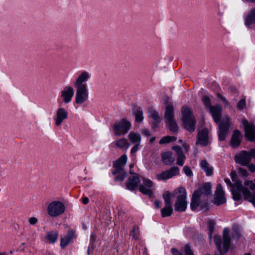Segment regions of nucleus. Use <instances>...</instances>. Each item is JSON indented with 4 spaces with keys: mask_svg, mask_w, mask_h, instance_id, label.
I'll return each instance as SVG.
<instances>
[{
    "mask_svg": "<svg viewBox=\"0 0 255 255\" xmlns=\"http://www.w3.org/2000/svg\"><path fill=\"white\" fill-rule=\"evenodd\" d=\"M226 202V199L222 186L221 184H218L217 185L215 191L214 203L217 205H220L225 203Z\"/></svg>",
    "mask_w": 255,
    "mask_h": 255,
    "instance_id": "nucleus-19",
    "label": "nucleus"
},
{
    "mask_svg": "<svg viewBox=\"0 0 255 255\" xmlns=\"http://www.w3.org/2000/svg\"><path fill=\"white\" fill-rule=\"evenodd\" d=\"M141 180L142 182L139 185V190L142 193L150 197L155 190L153 183L150 179L144 177H141Z\"/></svg>",
    "mask_w": 255,
    "mask_h": 255,
    "instance_id": "nucleus-9",
    "label": "nucleus"
},
{
    "mask_svg": "<svg viewBox=\"0 0 255 255\" xmlns=\"http://www.w3.org/2000/svg\"><path fill=\"white\" fill-rule=\"evenodd\" d=\"M65 211L64 204L59 201L51 202L47 206V212L48 215L53 218L63 214Z\"/></svg>",
    "mask_w": 255,
    "mask_h": 255,
    "instance_id": "nucleus-7",
    "label": "nucleus"
},
{
    "mask_svg": "<svg viewBox=\"0 0 255 255\" xmlns=\"http://www.w3.org/2000/svg\"><path fill=\"white\" fill-rule=\"evenodd\" d=\"M58 237V232L55 230L47 232L45 238L48 243L54 244L57 241Z\"/></svg>",
    "mask_w": 255,
    "mask_h": 255,
    "instance_id": "nucleus-29",
    "label": "nucleus"
},
{
    "mask_svg": "<svg viewBox=\"0 0 255 255\" xmlns=\"http://www.w3.org/2000/svg\"><path fill=\"white\" fill-rule=\"evenodd\" d=\"M91 75L87 71H83L80 73L76 78L74 82V87H87L86 82L91 78Z\"/></svg>",
    "mask_w": 255,
    "mask_h": 255,
    "instance_id": "nucleus-15",
    "label": "nucleus"
},
{
    "mask_svg": "<svg viewBox=\"0 0 255 255\" xmlns=\"http://www.w3.org/2000/svg\"><path fill=\"white\" fill-rule=\"evenodd\" d=\"M172 149L176 152V164L179 166H183L186 157L185 155L183 154L181 147L178 145H176L173 146Z\"/></svg>",
    "mask_w": 255,
    "mask_h": 255,
    "instance_id": "nucleus-24",
    "label": "nucleus"
},
{
    "mask_svg": "<svg viewBox=\"0 0 255 255\" xmlns=\"http://www.w3.org/2000/svg\"><path fill=\"white\" fill-rule=\"evenodd\" d=\"M74 87L76 89L75 102L77 104L81 105L88 99L89 93L88 87Z\"/></svg>",
    "mask_w": 255,
    "mask_h": 255,
    "instance_id": "nucleus-11",
    "label": "nucleus"
},
{
    "mask_svg": "<svg viewBox=\"0 0 255 255\" xmlns=\"http://www.w3.org/2000/svg\"><path fill=\"white\" fill-rule=\"evenodd\" d=\"M135 122H140L143 119V112L140 108H137L133 112Z\"/></svg>",
    "mask_w": 255,
    "mask_h": 255,
    "instance_id": "nucleus-34",
    "label": "nucleus"
},
{
    "mask_svg": "<svg viewBox=\"0 0 255 255\" xmlns=\"http://www.w3.org/2000/svg\"><path fill=\"white\" fill-rule=\"evenodd\" d=\"M127 160V156L124 154L114 162L113 167L115 170L113 173L114 174H119L116 177V180L123 181L127 176V173L124 171V167L126 164Z\"/></svg>",
    "mask_w": 255,
    "mask_h": 255,
    "instance_id": "nucleus-4",
    "label": "nucleus"
},
{
    "mask_svg": "<svg viewBox=\"0 0 255 255\" xmlns=\"http://www.w3.org/2000/svg\"><path fill=\"white\" fill-rule=\"evenodd\" d=\"M148 117L153 122V124L155 126L157 124H158L161 122V118L158 112L153 109H151L149 110Z\"/></svg>",
    "mask_w": 255,
    "mask_h": 255,
    "instance_id": "nucleus-27",
    "label": "nucleus"
},
{
    "mask_svg": "<svg viewBox=\"0 0 255 255\" xmlns=\"http://www.w3.org/2000/svg\"><path fill=\"white\" fill-rule=\"evenodd\" d=\"M91 238H92V239H94L95 238V235L94 234H92L91 236Z\"/></svg>",
    "mask_w": 255,
    "mask_h": 255,
    "instance_id": "nucleus-62",
    "label": "nucleus"
},
{
    "mask_svg": "<svg viewBox=\"0 0 255 255\" xmlns=\"http://www.w3.org/2000/svg\"><path fill=\"white\" fill-rule=\"evenodd\" d=\"M67 111L63 107H59L56 111L54 117L55 125L56 127H60L62 123L68 119Z\"/></svg>",
    "mask_w": 255,
    "mask_h": 255,
    "instance_id": "nucleus-14",
    "label": "nucleus"
},
{
    "mask_svg": "<svg viewBox=\"0 0 255 255\" xmlns=\"http://www.w3.org/2000/svg\"><path fill=\"white\" fill-rule=\"evenodd\" d=\"M172 207L165 206L161 210V216L163 218L170 216L172 214Z\"/></svg>",
    "mask_w": 255,
    "mask_h": 255,
    "instance_id": "nucleus-35",
    "label": "nucleus"
},
{
    "mask_svg": "<svg viewBox=\"0 0 255 255\" xmlns=\"http://www.w3.org/2000/svg\"><path fill=\"white\" fill-rule=\"evenodd\" d=\"M171 251L173 255H182L180 252L175 249L172 248Z\"/></svg>",
    "mask_w": 255,
    "mask_h": 255,
    "instance_id": "nucleus-51",
    "label": "nucleus"
},
{
    "mask_svg": "<svg viewBox=\"0 0 255 255\" xmlns=\"http://www.w3.org/2000/svg\"><path fill=\"white\" fill-rule=\"evenodd\" d=\"M180 173V169L178 167L174 166L169 170L162 171L156 175V178L158 180H166L178 175Z\"/></svg>",
    "mask_w": 255,
    "mask_h": 255,
    "instance_id": "nucleus-16",
    "label": "nucleus"
},
{
    "mask_svg": "<svg viewBox=\"0 0 255 255\" xmlns=\"http://www.w3.org/2000/svg\"><path fill=\"white\" fill-rule=\"evenodd\" d=\"M165 206L167 207H172L171 206V202L170 199H167V200H164Z\"/></svg>",
    "mask_w": 255,
    "mask_h": 255,
    "instance_id": "nucleus-52",
    "label": "nucleus"
},
{
    "mask_svg": "<svg viewBox=\"0 0 255 255\" xmlns=\"http://www.w3.org/2000/svg\"><path fill=\"white\" fill-rule=\"evenodd\" d=\"M155 137H152V138H151L150 139V142H152L155 139Z\"/></svg>",
    "mask_w": 255,
    "mask_h": 255,
    "instance_id": "nucleus-61",
    "label": "nucleus"
},
{
    "mask_svg": "<svg viewBox=\"0 0 255 255\" xmlns=\"http://www.w3.org/2000/svg\"><path fill=\"white\" fill-rule=\"evenodd\" d=\"M174 107L171 104H167L165 107L164 119L165 122L174 119Z\"/></svg>",
    "mask_w": 255,
    "mask_h": 255,
    "instance_id": "nucleus-26",
    "label": "nucleus"
},
{
    "mask_svg": "<svg viewBox=\"0 0 255 255\" xmlns=\"http://www.w3.org/2000/svg\"><path fill=\"white\" fill-rule=\"evenodd\" d=\"M245 24L249 27H250L252 24H255V7L252 9L247 16Z\"/></svg>",
    "mask_w": 255,
    "mask_h": 255,
    "instance_id": "nucleus-28",
    "label": "nucleus"
},
{
    "mask_svg": "<svg viewBox=\"0 0 255 255\" xmlns=\"http://www.w3.org/2000/svg\"><path fill=\"white\" fill-rule=\"evenodd\" d=\"M154 204L155 206V208H158L160 207V205H161V202L159 200H156L154 202Z\"/></svg>",
    "mask_w": 255,
    "mask_h": 255,
    "instance_id": "nucleus-53",
    "label": "nucleus"
},
{
    "mask_svg": "<svg viewBox=\"0 0 255 255\" xmlns=\"http://www.w3.org/2000/svg\"><path fill=\"white\" fill-rule=\"evenodd\" d=\"M244 255H251L250 253H246Z\"/></svg>",
    "mask_w": 255,
    "mask_h": 255,
    "instance_id": "nucleus-63",
    "label": "nucleus"
},
{
    "mask_svg": "<svg viewBox=\"0 0 255 255\" xmlns=\"http://www.w3.org/2000/svg\"><path fill=\"white\" fill-rule=\"evenodd\" d=\"M82 202L85 205L87 204L89 202V199L87 197L83 198Z\"/></svg>",
    "mask_w": 255,
    "mask_h": 255,
    "instance_id": "nucleus-55",
    "label": "nucleus"
},
{
    "mask_svg": "<svg viewBox=\"0 0 255 255\" xmlns=\"http://www.w3.org/2000/svg\"><path fill=\"white\" fill-rule=\"evenodd\" d=\"M209 141L208 131L207 129H203L199 131L197 135V144H200L203 146L207 145Z\"/></svg>",
    "mask_w": 255,
    "mask_h": 255,
    "instance_id": "nucleus-20",
    "label": "nucleus"
},
{
    "mask_svg": "<svg viewBox=\"0 0 255 255\" xmlns=\"http://www.w3.org/2000/svg\"><path fill=\"white\" fill-rule=\"evenodd\" d=\"M163 198L164 200L170 199V193L169 192H165L163 194Z\"/></svg>",
    "mask_w": 255,
    "mask_h": 255,
    "instance_id": "nucleus-48",
    "label": "nucleus"
},
{
    "mask_svg": "<svg viewBox=\"0 0 255 255\" xmlns=\"http://www.w3.org/2000/svg\"><path fill=\"white\" fill-rule=\"evenodd\" d=\"M133 164H131L129 165V168H130V170H129V172L131 173V174H132V172L131 171V168L133 167Z\"/></svg>",
    "mask_w": 255,
    "mask_h": 255,
    "instance_id": "nucleus-59",
    "label": "nucleus"
},
{
    "mask_svg": "<svg viewBox=\"0 0 255 255\" xmlns=\"http://www.w3.org/2000/svg\"><path fill=\"white\" fill-rule=\"evenodd\" d=\"M208 204L207 202L206 203H203L202 205H201V207L203 209L204 208H206V210H208Z\"/></svg>",
    "mask_w": 255,
    "mask_h": 255,
    "instance_id": "nucleus-56",
    "label": "nucleus"
},
{
    "mask_svg": "<svg viewBox=\"0 0 255 255\" xmlns=\"http://www.w3.org/2000/svg\"><path fill=\"white\" fill-rule=\"evenodd\" d=\"M74 238V232L72 230L69 231L66 235L62 236L60 241L61 247L64 248L66 247Z\"/></svg>",
    "mask_w": 255,
    "mask_h": 255,
    "instance_id": "nucleus-22",
    "label": "nucleus"
},
{
    "mask_svg": "<svg viewBox=\"0 0 255 255\" xmlns=\"http://www.w3.org/2000/svg\"><path fill=\"white\" fill-rule=\"evenodd\" d=\"M74 95V88L70 86H66L60 92V96L65 104H68L72 101Z\"/></svg>",
    "mask_w": 255,
    "mask_h": 255,
    "instance_id": "nucleus-17",
    "label": "nucleus"
},
{
    "mask_svg": "<svg viewBox=\"0 0 255 255\" xmlns=\"http://www.w3.org/2000/svg\"><path fill=\"white\" fill-rule=\"evenodd\" d=\"M242 124L244 127L245 136L251 141H255V125L253 123H249L246 119H243Z\"/></svg>",
    "mask_w": 255,
    "mask_h": 255,
    "instance_id": "nucleus-10",
    "label": "nucleus"
},
{
    "mask_svg": "<svg viewBox=\"0 0 255 255\" xmlns=\"http://www.w3.org/2000/svg\"><path fill=\"white\" fill-rule=\"evenodd\" d=\"M246 106V100L245 99H242L237 104V108L239 110H243Z\"/></svg>",
    "mask_w": 255,
    "mask_h": 255,
    "instance_id": "nucleus-43",
    "label": "nucleus"
},
{
    "mask_svg": "<svg viewBox=\"0 0 255 255\" xmlns=\"http://www.w3.org/2000/svg\"><path fill=\"white\" fill-rule=\"evenodd\" d=\"M183 172L188 177H192L193 176V173L190 168L188 166H185L183 169Z\"/></svg>",
    "mask_w": 255,
    "mask_h": 255,
    "instance_id": "nucleus-42",
    "label": "nucleus"
},
{
    "mask_svg": "<svg viewBox=\"0 0 255 255\" xmlns=\"http://www.w3.org/2000/svg\"><path fill=\"white\" fill-rule=\"evenodd\" d=\"M217 96H218V97L219 98H220L222 101V102L224 103L225 106H229V103L228 101L221 94H217Z\"/></svg>",
    "mask_w": 255,
    "mask_h": 255,
    "instance_id": "nucleus-45",
    "label": "nucleus"
},
{
    "mask_svg": "<svg viewBox=\"0 0 255 255\" xmlns=\"http://www.w3.org/2000/svg\"><path fill=\"white\" fill-rule=\"evenodd\" d=\"M249 153L251 155V157H253L255 158V148L252 149Z\"/></svg>",
    "mask_w": 255,
    "mask_h": 255,
    "instance_id": "nucleus-54",
    "label": "nucleus"
},
{
    "mask_svg": "<svg viewBox=\"0 0 255 255\" xmlns=\"http://www.w3.org/2000/svg\"><path fill=\"white\" fill-rule=\"evenodd\" d=\"M225 183L230 186V187L231 188V190L232 189V187L233 186H234V183H232V182H231L230 179L229 178H225V180H224Z\"/></svg>",
    "mask_w": 255,
    "mask_h": 255,
    "instance_id": "nucleus-49",
    "label": "nucleus"
},
{
    "mask_svg": "<svg viewBox=\"0 0 255 255\" xmlns=\"http://www.w3.org/2000/svg\"><path fill=\"white\" fill-rule=\"evenodd\" d=\"M182 251L185 255H194L193 252L188 244H186L182 248Z\"/></svg>",
    "mask_w": 255,
    "mask_h": 255,
    "instance_id": "nucleus-39",
    "label": "nucleus"
},
{
    "mask_svg": "<svg viewBox=\"0 0 255 255\" xmlns=\"http://www.w3.org/2000/svg\"><path fill=\"white\" fill-rule=\"evenodd\" d=\"M176 137L174 136H165L163 137L159 141L160 144H164L169 143L172 141H175Z\"/></svg>",
    "mask_w": 255,
    "mask_h": 255,
    "instance_id": "nucleus-38",
    "label": "nucleus"
},
{
    "mask_svg": "<svg viewBox=\"0 0 255 255\" xmlns=\"http://www.w3.org/2000/svg\"><path fill=\"white\" fill-rule=\"evenodd\" d=\"M244 184L248 186L253 191V192L252 193L248 188L244 187L242 185V187L239 190V193L241 195V193H242L245 199L251 202L255 207V184L252 181L246 180L245 181Z\"/></svg>",
    "mask_w": 255,
    "mask_h": 255,
    "instance_id": "nucleus-6",
    "label": "nucleus"
},
{
    "mask_svg": "<svg viewBox=\"0 0 255 255\" xmlns=\"http://www.w3.org/2000/svg\"><path fill=\"white\" fill-rule=\"evenodd\" d=\"M130 142L134 144H140L141 141V136L140 134L133 131H131L128 135Z\"/></svg>",
    "mask_w": 255,
    "mask_h": 255,
    "instance_id": "nucleus-32",
    "label": "nucleus"
},
{
    "mask_svg": "<svg viewBox=\"0 0 255 255\" xmlns=\"http://www.w3.org/2000/svg\"><path fill=\"white\" fill-rule=\"evenodd\" d=\"M140 179L137 175L135 174L129 177L128 181L126 183V186L128 189L133 190L138 187H139V184Z\"/></svg>",
    "mask_w": 255,
    "mask_h": 255,
    "instance_id": "nucleus-21",
    "label": "nucleus"
},
{
    "mask_svg": "<svg viewBox=\"0 0 255 255\" xmlns=\"http://www.w3.org/2000/svg\"><path fill=\"white\" fill-rule=\"evenodd\" d=\"M202 101L206 108L209 109L212 106L211 105V101L209 98L207 96H203L202 97Z\"/></svg>",
    "mask_w": 255,
    "mask_h": 255,
    "instance_id": "nucleus-41",
    "label": "nucleus"
},
{
    "mask_svg": "<svg viewBox=\"0 0 255 255\" xmlns=\"http://www.w3.org/2000/svg\"><path fill=\"white\" fill-rule=\"evenodd\" d=\"M183 147H184V149H185V150L186 151H188V150H189V145L188 144H187V143H184V144H183Z\"/></svg>",
    "mask_w": 255,
    "mask_h": 255,
    "instance_id": "nucleus-57",
    "label": "nucleus"
},
{
    "mask_svg": "<svg viewBox=\"0 0 255 255\" xmlns=\"http://www.w3.org/2000/svg\"><path fill=\"white\" fill-rule=\"evenodd\" d=\"M239 172L240 173L245 177H247L248 175V171L246 169L243 168H239Z\"/></svg>",
    "mask_w": 255,
    "mask_h": 255,
    "instance_id": "nucleus-47",
    "label": "nucleus"
},
{
    "mask_svg": "<svg viewBox=\"0 0 255 255\" xmlns=\"http://www.w3.org/2000/svg\"><path fill=\"white\" fill-rule=\"evenodd\" d=\"M131 126L130 122L125 119L116 122L113 126L115 134L118 136L125 134L130 129Z\"/></svg>",
    "mask_w": 255,
    "mask_h": 255,
    "instance_id": "nucleus-8",
    "label": "nucleus"
},
{
    "mask_svg": "<svg viewBox=\"0 0 255 255\" xmlns=\"http://www.w3.org/2000/svg\"><path fill=\"white\" fill-rule=\"evenodd\" d=\"M182 119L185 128L189 132L195 131L196 122L191 109L183 107L182 109Z\"/></svg>",
    "mask_w": 255,
    "mask_h": 255,
    "instance_id": "nucleus-2",
    "label": "nucleus"
},
{
    "mask_svg": "<svg viewBox=\"0 0 255 255\" xmlns=\"http://www.w3.org/2000/svg\"><path fill=\"white\" fill-rule=\"evenodd\" d=\"M129 235L135 240H138L139 237V228L136 226H134L133 229L130 232Z\"/></svg>",
    "mask_w": 255,
    "mask_h": 255,
    "instance_id": "nucleus-37",
    "label": "nucleus"
},
{
    "mask_svg": "<svg viewBox=\"0 0 255 255\" xmlns=\"http://www.w3.org/2000/svg\"><path fill=\"white\" fill-rule=\"evenodd\" d=\"M230 175L233 182L234 183V186L231 189L233 199L236 201H239L241 199L242 196L239 193V190L242 187V183L237 179V175L235 171H232Z\"/></svg>",
    "mask_w": 255,
    "mask_h": 255,
    "instance_id": "nucleus-12",
    "label": "nucleus"
},
{
    "mask_svg": "<svg viewBox=\"0 0 255 255\" xmlns=\"http://www.w3.org/2000/svg\"><path fill=\"white\" fill-rule=\"evenodd\" d=\"M166 123L168 124L169 130L172 132H175L178 130V127L174 120L166 122Z\"/></svg>",
    "mask_w": 255,
    "mask_h": 255,
    "instance_id": "nucleus-36",
    "label": "nucleus"
},
{
    "mask_svg": "<svg viewBox=\"0 0 255 255\" xmlns=\"http://www.w3.org/2000/svg\"><path fill=\"white\" fill-rule=\"evenodd\" d=\"M28 222L30 225H34L36 224V223H37L38 220L35 217H30L28 219Z\"/></svg>",
    "mask_w": 255,
    "mask_h": 255,
    "instance_id": "nucleus-46",
    "label": "nucleus"
},
{
    "mask_svg": "<svg viewBox=\"0 0 255 255\" xmlns=\"http://www.w3.org/2000/svg\"><path fill=\"white\" fill-rule=\"evenodd\" d=\"M139 143L135 144L131 149L130 153L132 156H135L136 152L139 149Z\"/></svg>",
    "mask_w": 255,
    "mask_h": 255,
    "instance_id": "nucleus-44",
    "label": "nucleus"
},
{
    "mask_svg": "<svg viewBox=\"0 0 255 255\" xmlns=\"http://www.w3.org/2000/svg\"><path fill=\"white\" fill-rule=\"evenodd\" d=\"M142 132L144 134H145V135H149V131H148L147 130H146V129H144V130H142Z\"/></svg>",
    "mask_w": 255,
    "mask_h": 255,
    "instance_id": "nucleus-58",
    "label": "nucleus"
},
{
    "mask_svg": "<svg viewBox=\"0 0 255 255\" xmlns=\"http://www.w3.org/2000/svg\"><path fill=\"white\" fill-rule=\"evenodd\" d=\"M223 236V243L220 237L217 235L214 236V241L219 252H227L230 248L231 242L229 231L228 229H224Z\"/></svg>",
    "mask_w": 255,
    "mask_h": 255,
    "instance_id": "nucleus-3",
    "label": "nucleus"
},
{
    "mask_svg": "<svg viewBox=\"0 0 255 255\" xmlns=\"http://www.w3.org/2000/svg\"><path fill=\"white\" fill-rule=\"evenodd\" d=\"M212 185L211 183H205L203 186L196 190L193 194L190 205L192 210H195L200 204V199L204 196H207L212 194Z\"/></svg>",
    "mask_w": 255,
    "mask_h": 255,
    "instance_id": "nucleus-1",
    "label": "nucleus"
},
{
    "mask_svg": "<svg viewBox=\"0 0 255 255\" xmlns=\"http://www.w3.org/2000/svg\"><path fill=\"white\" fill-rule=\"evenodd\" d=\"M215 222L213 220H209L208 222V229L209 231V237L210 239L212 238V233L214 230Z\"/></svg>",
    "mask_w": 255,
    "mask_h": 255,
    "instance_id": "nucleus-40",
    "label": "nucleus"
},
{
    "mask_svg": "<svg viewBox=\"0 0 255 255\" xmlns=\"http://www.w3.org/2000/svg\"><path fill=\"white\" fill-rule=\"evenodd\" d=\"M161 157L163 163L166 165H171L175 160V158L172 156V154L171 152H166L162 153Z\"/></svg>",
    "mask_w": 255,
    "mask_h": 255,
    "instance_id": "nucleus-31",
    "label": "nucleus"
},
{
    "mask_svg": "<svg viewBox=\"0 0 255 255\" xmlns=\"http://www.w3.org/2000/svg\"><path fill=\"white\" fill-rule=\"evenodd\" d=\"M201 168L205 172L206 175L210 176L213 174V168L206 160H203L200 162Z\"/></svg>",
    "mask_w": 255,
    "mask_h": 255,
    "instance_id": "nucleus-30",
    "label": "nucleus"
},
{
    "mask_svg": "<svg viewBox=\"0 0 255 255\" xmlns=\"http://www.w3.org/2000/svg\"><path fill=\"white\" fill-rule=\"evenodd\" d=\"M210 113L216 123L219 122L221 116L222 108L219 105L212 106L209 108Z\"/></svg>",
    "mask_w": 255,
    "mask_h": 255,
    "instance_id": "nucleus-23",
    "label": "nucleus"
},
{
    "mask_svg": "<svg viewBox=\"0 0 255 255\" xmlns=\"http://www.w3.org/2000/svg\"><path fill=\"white\" fill-rule=\"evenodd\" d=\"M229 117L226 116L219 124V138L220 140H224L230 127Z\"/></svg>",
    "mask_w": 255,
    "mask_h": 255,
    "instance_id": "nucleus-13",
    "label": "nucleus"
},
{
    "mask_svg": "<svg viewBox=\"0 0 255 255\" xmlns=\"http://www.w3.org/2000/svg\"><path fill=\"white\" fill-rule=\"evenodd\" d=\"M12 253H13V251H11L10 252V254H12Z\"/></svg>",
    "mask_w": 255,
    "mask_h": 255,
    "instance_id": "nucleus-64",
    "label": "nucleus"
},
{
    "mask_svg": "<svg viewBox=\"0 0 255 255\" xmlns=\"http://www.w3.org/2000/svg\"><path fill=\"white\" fill-rule=\"evenodd\" d=\"M242 138V134L240 130H235L233 131V133L231 140V144L234 147H237L241 143V139Z\"/></svg>",
    "mask_w": 255,
    "mask_h": 255,
    "instance_id": "nucleus-25",
    "label": "nucleus"
},
{
    "mask_svg": "<svg viewBox=\"0 0 255 255\" xmlns=\"http://www.w3.org/2000/svg\"><path fill=\"white\" fill-rule=\"evenodd\" d=\"M177 195V200L175 204V210L178 212H184L187 208V202L186 200L187 193L186 189L180 187L174 190Z\"/></svg>",
    "mask_w": 255,
    "mask_h": 255,
    "instance_id": "nucleus-5",
    "label": "nucleus"
},
{
    "mask_svg": "<svg viewBox=\"0 0 255 255\" xmlns=\"http://www.w3.org/2000/svg\"><path fill=\"white\" fill-rule=\"evenodd\" d=\"M235 160L242 165H247L251 161V155L246 151H242L235 155Z\"/></svg>",
    "mask_w": 255,
    "mask_h": 255,
    "instance_id": "nucleus-18",
    "label": "nucleus"
},
{
    "mask_svg": "<svg viewBox=\"0 0 255 255\" xmlns=\"http://www.w3.org/2000/svg\"><path fill=\"white\" fill-rule=\"evenodd\" d=\"M0 255H6V252H0Z\"/></svg>",
    "mask_w": 255,
    "mask_h": 255,
    "instance_id": "nucleus-60",
    "label": "nucleus"
},
{
    "mask_svg": "<svg viewBox=\"0 0 255 255\" xmlns=\"http://www.w3.org/2000/svg\"><path fill=\"white\" fill-rule=\"evenodd\" d=\"M115 145L116 146V147L119 148L123 149L125 148L126 149H127L129 147L130 144L127 141L126 139L122 138L117 140L115 142Z\"/></svg>",
    "mask_w": 255,
    "mask_h": 255,
    "instance_id": "nucleus-33",
    "label": "nucleus"
},
{
    "mask_svg": "<svg viewBox=\"0 0 255 255\" xmlns=\"http://www.w3.org/2000/svg\"><path fill=\"white\" fill-rule=\"evenodd\" d=\"M248 169L251 172H255V165L254 164H250L248 166Z\"/></svg>",
    "mask_w": 255,
    "mask_h": 255,
    "instance_id": "nucleus-50",
    "label": "nucleus"
}]
</instances>
